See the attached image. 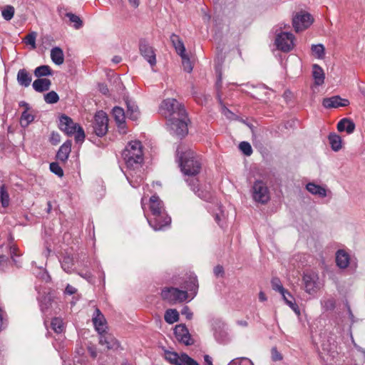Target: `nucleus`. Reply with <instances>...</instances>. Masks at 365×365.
Here are the masks:
<instances>
[{
    "label": "nucleus",
    "instance_id": "nucleus-1",
    "mask_svg": "<svg viewBox=\"0 0 365 365\" xmlns=\"http://www.w3.org/2000/svg\"><path fill=\"white\" fill-rule=\"evenodd\" d=\"M123 158L127 168L130 170L125 175L127 180L133 187H138L143 178L140 175H135V170L141 167L143 162V146L139 140L130 141L128 143L122 153Z\"/></svg>",
    "mask_w": 365,
    "mask_h": 365
},
{
    "label": "nucleus",
    "instance_id": "nucleus-2",
    "mask_svg": "<svg viewBox=\"0 0 365 365\" xmlns=\"http://www.w3.org/2000/svg\"><path fill=\"white\" fill-rule=\"evenodd\" d=\"M150 215L148 217L150 226L155 231L163 230L171 223V217L168 215L163 202L157 195H153L149 200Z\"/></svg>",
    "mask_w": 365,
    "mask_h": 365
},
{
    "label": "nucleus",
    "instance_id": "nucleus-3",
    "mask_svg": "<svg viewBox=\"0 0 365 365\" xmlns=\"http://www.w3.org/2000/svg\"><path fill=\"white\" fill-rule=\"evenodd\" d=\"M180 149L178 148L177 152L180 158L181 171L185 175L195 176L201 170L202 163L200 157L191 149H187L182 153Z\"/></svg>",
    "mask_w": 365,
    "mask_h": 365
},
{
    "label": "nucleus",
    "instance_id": "nucleus-4",
    "mask_svg": "<svg viewBox=\"0 0 365 365\" xmlns=\"http://www.w3.org/2000/svg\"><path fill=\"white\" fill-rule=\"evenodd\" d=\"M161 114L168 120L177 116H185L184 106L175 98L164 100L160 107Z\"/></svg>",
    "mask_w": 365,
    "mask_h": 365
},
{
    "label": "nucleus",
    "instance_id": "nucleus-5",
    "mask_svg": "<svg viewBox=\"0 0 365 365\" xmlns=\"http://www.w3.org/2000/svg\"><path fill=\"white\" fill-rule=\"evenodd\" d=\"M252 200L259 204L266 205L270 200L269 190L264 181L257 180L250 190Z\"/></svg>",
    "mask_w": 365,
    "mask_h": 365
},
{
    "label": "nucleus",
    "instance_id": "nucleus-6",
    "mask_svg": "<svg viewBox=\"0 0 365 365\" xmlns=\"http://www.w3.org/2000/svg\"><path fill=\"white\" fill-rule=\"evenodd\" d=\"M188 120L187 113H185V116H177L168 119L167 125L171 133L179 137H184L188 133Z\"/></svg>",
    "mask_w": 365,
    "mask_h": 365
},
{
    "label": "nucleus",
    "instance_id": "nucleus-7",
    "mask_svg": "<svg viewBox=\"0 0 365 365\" xmlns=\"http://www.w3.org/2000/svg\"><path fill=\"white\" fill-rule=\"evenodd\" d=\"M294 36L289 32L280 31L277 34L275 38V45L277 49L283 52H289L294 48Z\"/></svg>",
    "mask_w": 365,
    "mask_h": 365
},
{
    "label": "nucleus",
    "instance_id": "nucleus-8",
    "mask_svg": "<svg viewBox=\"0 0 365 365\" xmlns=\"http://www.w3.org/2000/svg\"><path fill=\"white\" fill-rule=\"evenodd\" d=\"M303 282L306 292L309 294H315L321 288L318 274L315 272L310 271L304 274Z\"/></svg>",
    "mask_w": 365,
    "mask_h": 365
},
{
    "label": "nucleus",
    "instance_id": "nucleus-9",
    "mask_svg": "<svg viewBox=\"0 0 365 365\" xmlns=\"http://www.w3.org/2000/svg\"><path fill=\"white\" fill-rule=\"evenodd\" d=\"M108 118L102 110L96 113L93 123V133L98 137H103L108 132Z\"/></svg>",
    "mask_w": 365,
    "mask_h": 365
},
{
    "label": "nucleus",
    "instance_id": "nucleus-10",
    "mask_svg": "<svg viewBox=\"0 0 365 365\" xmlns=\"http://www.w3.org/2000/svg\"><path fill=\"white\" fill-rule=\"evenodd\" d=\"M161 296L163 299L170 303L184 302L187 298V292L175 287L165 288L162 290Z\"/></svg>",
    "mask_w": 365,
    "mask_h": 365
},
{
    "label": "nucleus",
    "instance_id": "nucleus-11",
    "mask_svg": "<svg viewBox=\"0 0 365 365\" xmlns=\"http://www.w3.org/2000/svg\"><path fill=\"white\" fill-rule=\"evenodd\" d=\"M165 359L173 365H199L198 363L185 353L179 355L175 351H165Z\"/></svg>",
    "mask_w": 365,
    "mask_h": 365
},
{
    "label": "nucleus",
    "instance_id": "nucleus-12",
    "mask_svg": "<svg viewBox=\"0 0 365 365\" xmlns=\"http://www.w3.org/2000/svg\"><path fill=\"white\" fill-rule=\"evenodd\" d=\"M139 51L140 55L150 64L151 67L156 65V54L154 48L145 40L141 39L139 42Z\"/></svg>",
    "mask_w": 365,
    "mask_h": 365
},
{
    "label": "nucleus",
    "instance_id": "nucleus-13",
    "mask_svg": "<svg viewBox=\"0 0 365 365\" xmlns=\"http://www.w3.org/2000/svg\"><path fill=\"white\" fill-rule=\"evenodd\" d=\"M313 18L309 13H302L293 18L292 24L296 32L307 29L313 23Z\"/></svg>",
    "mask_w": 365,
    "mask_h": 365
},
{
    "label": "nucleus",
    "instance_id": "nucleus-14",
    "mask_svg": "<svg viewBox=\"0 0 365 365\" xmlns=\"http://www.w3.org/2000/svg\"><path fill=\"white\" fill-rule=\"evenodd\" d=\"M186 182L191 190L201 199L205 201L212 202L214 199L212 194L207 190H201L199 187L198 180L195 178L186 179Z\"/></svg>",
    "mask_w": 365,
    "mask_h": 365
},
{
    "label": "nucleus",
    "instance_id": "nucleus-15",
    "mask_svg": "<svg viewBox=\"0 0 365 365\" xmlns=\"http://www.w3.org/2000/svg\"><path fill=\"white\" fill-rule=\"evenodd\" d=\"M78 126L79 125L74 123L68 115H62L59 118L58 127L60 130L64 132L67 135H73Z\"/></svg>",
    "mask_w": 365,
    "mask_h": 365
},
{
    "label": "nucleus",
    "instance_id": "nucleus-16",
    "mask_svg": "<svg viewBox=\"0 0 365 365\" xmlns=\"http://www.w3.org/2000/svg\"><path fill=\"white\" fill-rule=\"evenodd\" d=\"M174 334L177 340L185 345H190L193 343V339L185 324L176 325L174 329Z\"/></svg>",
    "mask_w": 365,
    "mask_h": 365
},
{
    "label": "nucleus",
    "instance_id": "nucleus-17",
    "mask_svg": "<svg viewBox=\"0 0 365 365\" xmlns=\"http://www.w3.org/2000/svg\"><path fill=\"white\" fill-rule=\"evenodd\" d=\"M322 105L326 108L346 107L349 105V101L346 98H342L339 96H334L330 98H324Z\"/></svg>",
    "mask_w": 365,
    "mask_h": 365
},
{
    "label": "nucleus",
    "instance_id": "nucleus-18",
    "mask_svg": "<svg viewBox=\"0 0 365 365\" xmlns=\"http://www.w3.org/2000/svg\"><path fill=\"white\" fill-rule=\"evenodd\" d=\"M93 325L98 333H103L106 330V320L99 309L96 308L92 319Z\"/></svg>",
    "mask_w": 365,
    "mask_h": 365
},
{
    "label": "nucleus",
    "instance_id": "nucleus-19",
    "mask_svg": "<svg viewBox=\"0 0 365 365\" xmlns=\"http://www.w3.org/2000/svg\"><path fill=\"white\" fill-rule=\"evenodd\" d=\"M99 344L105 346L107 349H116L119 346L118 341L110 334H108L106 331L103 333H98Z\"/></svg>",
    "mask_w": 365,
    "mask_h": 365
},
{
    "label": "nucleus",
    "instance_id": "nucleus-20",
    "mask_svg": "<svg viewBox=\"0 0 365 365\" xmlns=\"http://www.w3.org/2000/svg\"><path fill=\"white\" fill-rule=\"evenodd\" d=\"M56 304L54 297L50 293L43 295L39 299L41 310L45 314H51L53 305Z\"/></svg>",
    "mask_w": 365,
    "mask_h": 365
},
{
    "label": "nucleus",
    "instance_id": "nucleus-21",
    "mask_svg": "<svg viewBox=\"0 0 365 365\" xmlns=\"http://www.w3.org/2000/svg\"><path fill=\"white\" fill-rule=\"evenodd\" d=\"M71 140H66L59 148L56 153V159L62 163H66L68 158L69 154L71 151Z\"/></svg>",
    "mask_w": 365,
    "mask_h": 365
},
{
    "label": "nucleus",
    "instance_id": "nucleus-22",
    "mask_svg": "<svg viewBox=\"0 0 365 365\" xmlns=\"http://www.w3.org/2000/svg\"><path fill=\"white\" fill-rule=\"evenodd\" d=\"M350 262L349 255L343 250H339L336 253V265L341 269L346 268Z\"/></svg>",
    "mask_w": 365,
    "mask_h": 365
},
{
    "label": "nucleus",
    "instance_id": "nucleus-23",
    "mask_svg": "<svg viewBox=\"0 0 365 365\" xmlns=\"http://www.w3.org/2000/svg\"><path fill=\"white\" fill-rule=\"evenodd\" d=\"M312 77L316 86H322L324 83L325 73L322 68L318 64L312 66Z\"/></svg>",
    "mask_w": 365,
    "mask_h": 365
},
{
    "label": "nucleus",
    "instance_id": "nucleus-24",
    "mask_svg": "<svg viewBox=\"0 0 365 365\" xmlns=\"http://www.w3.org/2000/svg\"><path fill=\"white\" fill-rule=\"evenodd\" d=\"M16 80L20 86L28 87L31 83L32 76L25 68H22L18 71Z\"/></svg>",
    "mask_w": 365,
    "mask_h": 365
},
{
    "label": "nucleus",
    "instance_id": "nucleus-25",
    "mask_svg": "<svg viewBox=\"0 0 365 365\" xmlns=\"http://www.w3.org/2000/svg\"><path fill=\"white\" fill-rule=\"evenodd\" d=\"M125 103L127 106V116L133 120H138L140 116V111L135 102L131 100H127Z\"/></svg>",
    "mask_w": 365,
    "mask_h": 365
},
{
    "label": "nucleus",
    "instance_id": "nucleus-26",
    "mask_svg": "<svg viewBox=\"0 0 365 365\" xmlns=\"http://www.w3.org/2000/svg\"><path fill=\"white\" fill-rule=\"evenodd\" d=\"M112 115L118 125V127L120 128H124L125 119V113L124 110L120 107L115 106L113 108Z\"/></svg>",
    "mask_w": 365,
    "mask_h": 365
},
{
    "label": "nucleus",
    "instance_id": "nucleus-27",
    "mask_svg": "<svg viewBox=\"0 0 365 365\" xmlns=\"http://www.w3.org/2000/svg\"><path fill=\"white\" fill-rule=\"evenodd\" d=\"M337 129L339 132L346 131L351 134L355 130V124L351 119L344 118L338 123Z\"/></svg>",
    "mask_w": 365,
    "mask_h": 365
},
{
    "label": "nucleus",
    "instance_id": "nucleus-28",
    "mask_svg": "<svg viewBox=\"0 0 365 365\" xmlns=\"http://www.w3.org/2000/svg\"><path fill=\"white\" fill-rule=\"evenodd\" d=\"M51 85V81L48 78H38L33 82L34 89L39 93L48 91Z\"/></svg>",
    "mask_w": 365,
    "mask_h": 365
},
{
    "label": "nucleus",
    "instance_id": "nucleus-29",
    "mask_svg": "<svg viewBox=\"0 0 365 365\" xmlns=\"http://www.w3.org/2000/svg\"><path fill=\"white\" fill-rule=\"evenodd\" d=\"M306 188L312 195H317L320 197H324L327 196V189L319 185H317L314 182H309L306 185Z\"/></svg>",
    "mask_w": 365,
    "mask_h": 365
},
{
    "label": "nucleus",
    "instance_id": "nucleus-30",
    "mask_svg": "<svg viewBox=\"0 0 365 365\" xmlns=\"http://www.w3.org/2000/svg\"><path fill=\"white\" fill-rule=\"evenodd\" d=\"M51 58L56 65H61L64 61L63 50L59 47H54L51 50Z\"/></svg>",
    "mask_w": 365,
    "mask_h": 365
},
{
    "label": "nucleus",
    "instance_id": "nucleus-31",
    "mask_svg": "<svg viewBox=\"0 0 365 365\" xmlns=\"http://www.w3.org/2000/svg\"><path fill=\"white\" fill-rule=\"evenodd\" d=\"M170 41L173 46L175 47L177 53L179 55H184V53H185V48L180 38L178 35L173 34L170 36Z\"/></svg>",
    "mask_w": 365,
    "mask_h": 365
},
{
    "label": "nucleus",
    "instance_id": "nucleus-32",
    "mask_svg": "<svg viewBox=\"0 0 365 365\" xmlns=\"http://www.w3.org/2000/svg\"><path fill=\"white\" fill-rule=\"evenodd\" d=\"M329 144L334 151H339L341 148V138L336 133H330L328 137Z\"/></svg>",
    "mask_w": 365,
    "mask_h": 365
},
{
    "label": "nucleus",
    "instance_id": "nucleus-33",
    "mask_svg": "<svg viewBox=\"0 0 365 365\" xmlns=\"http://www.w3.org/2000/svg\"><path fill=\"white\" fill-rule=\"evenodd\" d=\"M164 319L167 323L172 324L179 320V313L176 309H168L165 313Z\"/></svg>",
    "mask_w": 365,
    "mask_h": 365
},
{
    "label": "nucleus",
    "instance_id": "nucleus-34",
    "mask_svg": "<svg viewBox=\"0 0 365 365\" xmlns=\"http://www.w3.org/2000/svg\"><path fill=\"white\" fill-rule=\"evenodd\" d=\"M34 75L38 78H41L43 76H48L52 75V70L49 66L43 65L35 68Z\"/></svg>",
    "mask_w": 365,
    "mask_h": 365
},
{
    "label": "nucleus",
    "instance_id": "nucleus-35",
    "mask_svg": "<svg viewBox=\"0 0 365 365\" xmlns=\"http://www.w3.org/2000/svg\"><path fill=\"white\" fill-rule=\"evenodd\" d=\"M62 269L67 273H71L73 271V257L69 255H66L63 257L61 261Z\"/></svg>",
    "mask_w": 365,
    "mask_h": 365
},
{
    "label": "nucleus",
    "instance_id": "nucleus-36",
    "mask_svg": "<svg viewBox=\"0 0 365 365\" xmlns=\"http://www.w3.org/2000/svg\"><path fill=\"white\" fill-rule=\"evenodd\" d=\"M286 304L297 314H300L299 306L296 304L294 297L289 294H282Z\"/></svg>",
    "mask_w": 365,
    "mask_h": 365
},
{
    "label": "nucleus",
    "instance_id": "nucleus-37",
    "mask_svg": "<svg viewBox=\"0 0 365 365\" xmlns=\"http://www.w3.org/2000/svg\"><path fill=\"white\" fill-rule=\"evenodd\" d=\"M271 284L274 290L279 292L281 294H287L289 295V292L284 288L280 279L278 277H273L272 279Z\"/></svg>",
    "mask_w": 365,
    "mask_h": 365
},
{
    "label": "nucleus",
    "instance_id": "nucleus-38",
    "mask_svg": "<svg viewBox=\"0 0 365 365\" xmlns=\"http://www.w3.org/2000/svg\"><path fill=\"white\" fill-rule=\"evenodd\" d=\"M28 111L24 110L21 116L20 123L24 128L27 127L34 120V116Z\"/></svg>",
    "mask_w": 365,
    "mask_h": 365
},
{
    "label": "nucleus",
    "instance_id": "nucleus-39",
    "mask_svg": "<svg viewBox=\"0 0 365 365\" xmlns=\"http://www.w3.org/2000/svg\"><path fill=\"white\" fill-rule=\"evenodd\" d=\"M66 16L69 19L71 23H73V27L76 29H79L83 26V21L80 17L73 13L68 12L66 14Z\"/></svg>",
    "mask_w": 365,
    "mask_h": 365
},
{
    "label": "nucleus",
    "instance_id": "nucleus-40",
    "mask_svg": "<svg viewBox=\"0 0 365 365\" xmlns=\"http://www.w3.org/2000/svg\"><path fill=\"white\" fill-rule=\"evenodd\" d=\"M51 328L56 333H61L63 331L64 326L63 320L61 318L55 317L51 321Z\"/></svg>",
    "mask_w": 365,
    "mask_h": 365
},
{
    "label": "nucleus",
    "instance_id": "nucleus-41",
    "mask_svg": "<svg viewBox=\"0 0 365 365\" xmlns=\"http://www.w3.org/2000/svg\"><path fill=\"white\" fill-rule=\"evenodd\" d=\"M0 201L4 207H6L9 204V195L4 185L0 188Z\"/></svg>",
    "mask_w": 365,
    "mask_h": 365
},
{
    "label": "nucleus",
    "instance_id": "nucleus-42",
    "mask_svg": "<svg viewBox=\"0 0 365 365\" xmlns=\"http://www.w3.org/2000/svg\"><path fill=\"white\" fill-rule=\"evenodd\" d=\"M227 365H254V364L247 357H237L231 360Z\"/></svg>",
    "mask_w": 365,
    "mask_h": 365
},
{
    "label": "nucleus",
    "instance_id": "nucleus-43",
    "mask_svg": "<svg viewBox=\"0 0 365 365\" xmlns=\"http://www.w3.org/2000/svg\"><path fill=\"white\" fill-rule=\"evenodd\" d=\"M14 6L7 5L1 11V14L5 20L10 21L14 17Z\"/></svg>",
    "mask_w": 365,
    "mask_h": 365
},
{
    "label": "nucleus",
    "instance_id": "nucleus-44",
    "mask_svg": "<svg viewBox=\"0 0 365 365\" xmlns=\"http://www.w3.org/2000/svg\"><path fill=\"white\" fill-rule=\"evenodd\" d=\"M324 46L322 44H317L312 46V51L318 58H323L324 56Z\"/></svg>",
    "mask_w": 365,
    "mask_h": 365
},
{
    "label": "nucleus",
    "instance_id": "nucleus-45",
    "mask_svg": "<svg viewBox=\"0 0 365 365\" xmlns=\"http://www.w3.org/2000/svg\"><path fill=\"white\" fill-rule=\"evenodd\" d=\"M216 206L217 207V211L213 214L215 220L216 222L220 226L222 227V222L225 220V215L222 210L221 205H220L217 202L216 203Z\"/></svg>",
    "mask_w": 365,
    "mask_h": 365
},
{
    "label": "nucleus",
    "instance_id": "nucleus-46",
    "mask_svg": "<svg viewBox=\"0 0 365 365\" xmlns=\"http://www.w3.org/2000/svg\"><path fill=\"white\" fill-rule=\"evenodd\" d=\"M59 97L56 92L52 91L44 95V101L49 104L56 103L58 101Z\"/></svg>",
    "mask_w": 365,
    "mask_h": 365
},
{
    "label": "nucleus",
    "instance_id": "nucleus-47",
    "mask_svg": "<svg viewBox=\"0 0 365 365\" xmlns=\"http://www.w3.org/2000/svg\"><path fill=\"white\" fill-rule=\"evenodd\" d=\"M37 36V34L35 31H31L25 37V43L28 45H30L33 49L36 48V38Z\"/></svg>",
    "mask_w": 365,
    "mask_h": 365
},
{
    "label": "nucleus",
    "instance_id": "nucleus-48",
    "mask_svg": "<svg viewBox=\"0 0 365 365\" xmlns=\"http://www.w3.org/2000/svg\"><path fill=\"white\" fill-rule=\"evenodd\" d=\"M321 304L324 310H332L335 308V300L333 298L322 299Z\"/></svg>",
    "mask_w": 365,
    "mask_h": 365
},
{
    "label": "nucleus",
    "instance_id": "nucleus-49",
    "mask_svg": "<svg viewBox=\"0 0 365 365\" xmlns=\"http://www.w3.org/2000/svg\"><path fill=\"white\" fill-rule=\"evenodd\" d=\"M180 56L182 58V62L184 70L187 73H190L192 71L193 67L190 58H188L185 53H184V55Z\"/></svg>",
    "mask_w": 365,
    "mask_h": 365
},
{
    "label": "nucleus",
    "instance_id": "nucleus-50",
    "mask_svg": "<svg viewBox=\"0 0 365 365\" xmlns=\"http://www.w3.org/2000/svg\"><path fill=\"white\" fill-rule=\"evenodd\" d=\"M239 148L240 150L246 155L250 156L252 153V149L250 144L243 141L240 143Z\"/></svg>",
    "mask_w": 365,
    "mask_h": 365
},
{
    "label": "nucleus",
    "instance_id": "nucleus-51",
    "mask_svg": "<svg viewBox=\"0 0 365 365\" xmlns=\"http://www.w3.org/2000/svg\"><path fill=\"white\" fill-rule=\"evenodd\" d=\"M50 170L52 173L58 175V177H62L63 175V171L61 167L58 165V163H51L50 164Z\"/></svg>",
    "mask_w": 365,
    "mask_h": 365
},
{
    "label": "nucleus",
    "instance_id": "nucleus-52",
    "mask_svg": "<svg viewBox=\"0 0 365 365\" xmlns=\"http://www.w3.org/2000/svg\"><path fill=\"white\" fill-rule=\"evenodd\" d=\"M75 134V140L76 143H82L83 142L85 139V133L83 129L79 125L77 129Z\"/></svg>",
    "mask_w": 365,
    "mask_h": 365
},
{
    "label": "nucleus",
    "instance_id": "nucleus-53",
    "mask_svg": "<svg viewBox=\"0 0 365 365\" xmlns=\"http://www.w3.org/2000/svg\"><path fill=\"white\" fill-rule=\"evenodd\" d=\"M272 359L276 362L282 359V354L277 351L276 347H273L271 349Z\"/></svg>",
    "mask_w": 365,
    "mask_h": 365
},
{
    "label": "nucleus",
    "instance_id": "nucleus-54",
    "mask_svg": "<svg viewBox=\"0 0 365 365\" xmlns=\"http://www.w3.org/2000/svg\"><path fill=\"white\" fill-rule=\"evenodd\" d=\"M61 141V136L57 132H52L50 137V142L52 145H57Z\"/></svg>",
    "mask_w": 365,
    "mask_h": 365
},
{
    "label": "nucleus",
    "instance_id": "nucleus-55",
    "mask_svg": "<svg viewBox=\"0 0 365 365\" xmlns=\"http://www.w3.org/2000/svg\"><path fill=\"white\" fill-rule=\"evenodd\" d=\"M6 326V314L4 310L0 308V331Z\"/></svg>",
    "mask_w": 365,
    "mask_h": 365
},
{
    "label": "nucleus",
    "instance_id": "nucleus-56",
    "mask_svg": "<svg viewBox=\"0 0 365 365\" xmlns=\"http://www.w3.org/2000/svg\"><path fill=\"white\" fill-rule=\"evenodd\" d=\"M181 314L185 316V317L189 320L192 319L193 314L190 308L187 306L182 309Z\"/></svg>",
    "mask_w": 365,
    "mask_h": 365
},
{
    "label": "nucleus",
    "instance_id": "nucleus-57",
    "mask_svg": "<svg viewBox=\"0 0 365 365\" xmlns=\"http://www.w3.org/2000/svg\"><path fill=\"white\" fill-rule=\"evenodd\" d=\"M76 292H77V289L74 287L71 286V284H67L64 292L66 294L72 295V294H75Z\"/></svg>",
    "mask_w": 365,
    "mask_h": 365
},
{
    "label": "nucleus",
    "instance_id": "nucleus-58",
    "mask_svg": "<svg viewBox=\"0 0 365 365\" xmlns=\"http://www.w3.org/2000/svg\"><path fill=\"white\" fill-rule=\"evenodd\" d=\"M8 262V257L5 255H0V269H4V265Z\"/></svg>",
    "mask_w": 365,
    "mask_h": 365
},
{
    "label": "nucleus",
    "instance_id": "nucleus-59",
    "mask_svg": "<svg viewBox=\"0 0 365 365\" xmlns=\"http://www.w3.org/2000/svg\"><path fill=\"white\" fill-rule=\"evenodd\" d=\"M99 91L104 95H107L108 93V88L106 85L103 83H100L98 85Z\"/></svg>",
    "mask_w": 365,
    "mask_h": 365
},
{
    "label": "nucleus",
    "instance_id": "nucleus-60",
    "mask_svg": "<svg viewBox=\"0 0 365 365\" xmlns=\"http://www.w3.org/2000/svg\"><path fill=\"white\" fill-rule=\"evenodd\" d=\"M223 267L222 266H217L214 269V273L216 276H219L220 274H222L223 273Z\"/></svg>",
    "mask_w": 365,
    "mask_h": 365
},
{
    "label": "nucleus",
    "instance_id": "nucleus-61",
    "mask_svg": "<svg viewBox=\"0 0 365 365\" xmlns=\"http://www.w3.org/2000/svg\"><path fill=\"white\" fill-rule=\"evenodd\" d=\"M204 357V361H205V363L206 364V365H212V359L210 356L207 355V354H205L203 356Z\"/></svg>",
    "mask_w": 365,
    "mask_h": 365
},
{
    "label": "nucleus",
    "instance_id": "nucleus-62",
    "mask_svg": "<svg viewBox=\"0 0 365 365\" xmlns=\"http://www.w3.org/2000/svg\"><path fill=\"white\" fill-rule=\"evenodd\" d=\"M191 283L192 284V288L190 289L191 291L197 289L198 285H197V281L196 277H192L191 279Z\"/></svg>",
    "mask_w": 365,
    "mask_h": 365
},
{
    "label": "nucleus",
    "instance_id": "nucleus-63",
    "mask_svg": "<svg viewBox=\"0 0 365 365\" xmlns=\"http://www.w3.org/2000/svg\"><path fill=\"white\" fill-rule=\"evenodd\" d=\"M88 351L91 354V356L93 357V358H96L97 356V352H96V350L95 348L93 347H89L88 348Z\"/></svg>",
    "mask_w": 365,
    "mask_h": 365
},
{
    "label": "nucleus",
    "instance_id": "nucleus-64",
    "mask_svg": "<svg viewBox=\"0 0 365 365\" xmlns=\"http://www.w3.org/2000/svg\"><path fill=\"white\" fill-rule=\"evenodd\" d=\"M19 105L20 107L25 108V110H29L30 109L29 105L25 101H20Z\"/></svg>",
    "mask_w": 365,
    "mask_h": 365
}]
</instances>
